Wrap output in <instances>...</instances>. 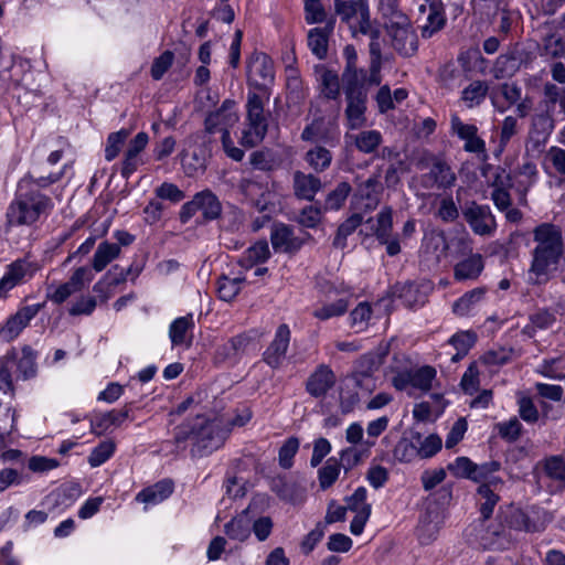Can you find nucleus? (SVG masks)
Instances as JSON below:
<instances>
[{"label": "nucleus", "instance_id": "f257e3e1", "mask_svg": "<svg viewBox=\"0 0 565 565\" xmlns=\"http://www.w3.org/2000/svg\"><path fill=\"white\" fill-rule=\"evenodd\" d=\"M60 174L51 173L47 177L34 178L31 174L23 177L17 188L14 199L7 209V222L10 226H32L52 212L54 204L50 196L40 189L58 181Z\"/></svg>", "mask_w": 565, "mask_h": 565}, {"label": "nucleus", "instance_id": "f03ea898", "mask_svg": "<svg viewBox=\"0 0 565 565\" xmlns=\"http://www.w3.org/2000/svg\"><path fill=\"white\" fill-rule=\"evenodd\" d=\"M533 242L535 247L531 254V280L534 284H543L550 279L564 255L562 228L553 223H542L533 230Z\"/></svg>", "mask_w": 565, "mask_h": 565}, {"label": "nucleus", "instance_id": "7ed1b4c3", "mask_svg": "<svg viewBox=\"0 0 565 565\" xmlns=\"http://www.w3.org/2000/svg\"><path fill=\"white\" fill-rule=\"evenodd\" d=\"M226 436L227 431L222 427L220 420L196 416L192 423L175 428L174 439L177 444L191 439L201 455H207L218 449Z\"/></svg>", "mask_w": 565, "mask_h": 565}, {"label": "nucleus", "instance_id": "20e7f679", "mask_svg": "<svg viewBox=\"0 0 565 565\" xmlns=\"http://www.w3.org/2000/svg\"><path fill=\"white\" fill-rule=\"evenodd\" d=\"M14 374L23 381L35 376L36 354L29 345L12 348L0 356V391L11 396L15 394Z\"/></svg>", "mask_w": 565, "mask_h": 565}, {"label": "nucleus", "instance_id": "39448f33", "mask_svg": "<svg viewBox=\"0 0 565 565\" xmlns=\"http://www.w3.org/2000/svg\"><path fill=\"white\" fill-rule=\"evenodd\" d=\"M238 120L237 106L233 99H225L217 109L209 113L204 120L206 132L221 134L223 150L235 161L244 158V151L234 146L230 135V130L238 124Z\"/></svg>", "mask_w": 565, "mask_h": 565}, {"label": "nucleus", "instance_id": "423d86ee", "mask_svg": "<svg viewBox=\"0 0 565 565\" xmlns=\"http://www.w3.org/2000/svg\"><path fill=\"white\" fill-rule=\"evenodd\" d=\"M501 519L510 529L534 533L543 531L552 521V515L545 509L535 505H510L501 512Z\"/></svg>", "mask_w": 565, "mask_h": 565}, {"label": "nucleus", "instance_id": "0eeeda50", "mask_svg": "<svg viewBox=\"0 0 565 565\" xmlns=\"http://www.w3.org/2000/svg\"><path fill=\"white\" fill-rule=\"evenodd\" d=\"M267 128L264 100L258 94L249 92L246 103V127L242 131L241 143L249 148L255 147L265 138Z\"/></svg>", "mask_w": 565, "mask_h": 565}, {"label": "nucleus", "instance_id": "6e6552de", "mask_svg": "<svg viewBox=\"0 0 565 565\" xmlns=\"http://www.w3.org/2000/svg\"><path fill=\"white\" fill-rule=\"evenodd\" d=\"M393 49L402 56H412L417 52L418 39L405 14H396L386 23Z\"/></svg>", "mask_w": 565, "mask_h": 565}, {"label": "nucleus", "instance_id": "1a4fd4ad", "mask_svg": "<svg viewBox=\"0 0 565 565\" xmlns=\"http://www.w3.org/2000/svg\"><path fill=\"white\" fill-rule=\"evenodd\" d=\"M352 297L353 291L349 286L333 284L327 289L326 299L316 307L312 315L323 321L341 317L347 312Z\"/></svg>", "mask_w": 565, "mask_h": 565}, {"label": "nucleus", "instance_id": "9d476101", "mask_svg": "<svg viewBox=\"0 0 565 565\" xmlns=\"http://www.w3.org/2000/svg\"><path fill=\"white\" fill-rule=\"evenodd\" d=\"M347 100L345 118L349 129H359L365 125L367 90L365 83L343 84Z\"/></svg>", "mask_w": 565, "mask_h": 565}, {"label": "nucleus", "instance_id": "9b49d317", "mask_svg": "<svg viewBox=\"0 0 565 565\" xmlns=\"http://www.w3.org/2000/svg\"><path fill=\"white\" fill-rule=\"evenodd\" d=\"M38 270V263L28 258H19L9 264L0 278V300L6 299L14 287L32 279Z\"/></svg>", "mask_w": 565, "mask_h": 565}, {"label": "nucleus", "instance_id": "f8f14e48", "mask_svg": "<svg viewBox=\"0 0 565 565\" xmlns=\"http://www.w3.org/2000/svg\"><path fill=\"white\" fill-rule=\"evenodd\" d=\"M499 468L500 465L498 462L477 466L468 457H458L454 462L448 465V470L455 477L471 479L479 483L486 481L488 476L497 472Z\"/></svg>", "mask_w": 565, "mask_h": 565}, {"label": "nucleus", "instance_id": "ddd939ff", "mask_svg": "<svg viewBox=\"0 0 565 565\" xmlns=\"http://www.w3.org/2000/svg\"><path fill=\"white\" fill-rule=\"evenodd\" d=\"M44 303L28 305L20 308L14 315L9 317L6 323H0L1 340L10 342L18 338L22 330L40 312Z\"/></svg>", "mask_w": 565, "mask_h": 565}, {"label": "nucleus", "instance_id": "4468645a", "mask_svg": "<svg viewBox=\"0 0 565 565\" xmlns=\"http://www.w3.org/2000/svg\"><path fill=\"white\" fill-rule=\"evenodd\" d=\"M379 365L380 361L373 354H364L358 360L350 379L362 394L367 395L375 390L376 382L373 373L377 370Z\"/></svg>", "mask_w": 565, "mask_h": 565}, {"label": "nucleus", "instance_id": "2eb2a0df", "mask_svg": "<svg viewBox=\"0 0 565 565\" xmlns=\"http://www.w3.org/2000/svg\"><path fill=\"white\" fill-rule=\"evenodd\" d=\"M199 211L202 212L204 218L215 220L220 216L222 206L216 195L205 190L195 194L192 201L182 206V217L189 218Z\"/></svg>", "mask_w": 565, "mask_h": 565}, {"label": "nucleus", "instance_id": "dca6fc26", "mask_svg": "<svg viewBox=\"0 0 565 565\" xmlns=\"http://www.w3.org/2000/svg\"><path fill=\"white\" fill-rule=\"evenodd\" d=\"M451 132L462 140L463 149L467 152L476 154H486V142L478 135V127L472 124L463 122L457 114L450 118Z\"/></svg>", "mask_w": 565, "mask_h": 565}, {"label": "nucleus", "instance_id": "f3484780", "mask_svg": "<svg viewBox=\"0 0 565 565\" xmlns=\"http://www.w3.org/2000/svg\"><path fill=\"white\" fill-rule=\"evenodd\" d=\"M335 13L347 23L359 22L361 32L369 28V8L366 0H334Z\"/></svg>", "mask_w": 565, "mask_h": 565}, {"label": "nucleus", "instance_id": "a211bd4d", "mask_svg": "<svg viewBox=\"0 0 565 565\" xmlns=\"http://www.w3.org/2000/svg\"><path fill=\"white\" fill-rule=\"evenodd\" d=\"M456 174L450 166L441 158L434 157L429 171L422 177L426 189H447L454 185Z\"/></svg>", "mask_w": 565, "mask_h": 565}, {"label": "nucleus", "instance_id": "6ab92c4d", "mask_svg": "<svg viewBox=\"0 0 565 565\" xmlns=\"http://www.w3.org/2000/svg\"><path fill=\"white\" fill-rule=\"evenodd\" d=\"M132 267L122 268L118 265L113 266L93 287V290L102 301H107L117 291L120 285H124L131 274Z\"/></svg>", "mask_w": 565, "mask_h": 565}, {"label": "nucleus", "instance_id": "aec40b11", "mask_svg": "<svg viewBox=\"0 0 565 565\" xmlns=\"http://www.w3.org/2000/svg\"><path fill=\"white\" fill-rule=\"evenodd\" d=\"M463 215L477 235H491L495 230V220L488 205L472 203L463 211Z\"/></svg>", "mask_w": 565, "mask_h": 565}, {"label": "nucleus", "instance_id": "412c9836", "mask_svg": "<svg viewBox=\"0 0 565 565\" xmlns=\"http://www.w3.org/2000/svg\"><path fill=\"white\" fill-rule=\"evenodd\" d=\"M247 78L256 87H266L274 81L273 61L266 54H255L247 63Z\"/></svg>", "mask_w": 565, "mask_h": 565}, {"label": "nucleus", "instance_id": "4be33fe9", "mask_svg": "<svg viewBox=\"0 0 565 565\" xmlns=\"http://www.w3.org/2000/svg\"><path fill=\"white\" fill-rule=\"evenodd\" d=\"M270 242L275 252L295 253L303 245L305 237L297 236L295 231L284 223H276L270 231Z\"/></svg>", "mask_w": 565, "mask_h": 565}, {"label": "nucleus", "instance_id": "5701e85b", "mask_svg": "<svg viewBox=\"0 0 565 565\" xmlns=\"http://www.w3.org/2000/svg\"><path fill=\"white\" fill-rule=\"evenodd\" d=\"M290 329L287 324H280L276 332L273 341L264 352V361L270 367H278L287 353L290 343Z\"/></svg>", "mask_w": 565, "mask_h": 565}, {"label": "nucleus", "instance_id": "b1692460", "mask_svg": "<svg viewBox=\"0 0 565 565\" xmlns=\"http://www.w3.org/2000/svg\"><path fill=\"white\" fill-rule=\"evenodd\" d=\"M149 142V136L141 131L138 132L134 139L130 140L128 148L125 152L121 167V175L129 179L130 175L143 163L141 152L145 150Z\"/></svg>", "mask_w": 565, "mask_h": 565}, {"label": "nucleus", "instance_id": "393cba45", "mask_svg": "<svg viewBox=\"0 0 565 565\" xmlns=\"http://www.w3.org/2000/svg\"><path fill=\"white\" fill-rule=\"evenodd\" d=\"M335 375L326 364H321L310 375L307 382V391L311 396L321 397L334 385Z\"/></svg>", "mask_w": 565, "mask_h": 565}, {"label": "nucleus", "instance_id": "a878e982", "mask_svg": "<svg viewBox=\"0 0 565 565\" xmlns=\"http://www.w3.org/2000/svg\"><path fill=\"white\" fill-rule=\"evenodd\" d=\"M194 327L195 324L192 313L174 319L169 326V339L172 347L182 344L189 345L191 343Z\"/></svg>", "mask_w": 565, "mask_h": 565}, {"label": "nucleus", "instance_id": "bb28decb", "mask_svg": "<svg viewBox=\"0 0 565 565\" xmlns=\"http://www.w3.org/2000/svg\"><path fill=\"white\" fill-rule=\"evenodd\" d=\"M501 484V480L492 475L488 476L486 481L480 482L478 488V494L483 500L481 502L480 511L484 519H488L499 501V495L495 493V490Z\"/></svg>", "mask_w": 565, "mask_h": 565}, {"label": "nucleus", "instance_id": "cd10ccee", "mask_svg": "<svg viewBox=\"0 0 565 565\" xmlns=\"http://www.w3.org/2000/svg\"><path fill=\"white\" fill-rule=\"evenodd\" d=\"M486 294V287H478L463 294L458 300L455 301L452 306L454 312L461 317L472 315L476 310H478L484 300Z\"/></svg>", "mask_w": 565, "mask_h": 565}, {"label": "nucleus", "instance_id": "c85d7f7f", "mask_svg": "<svg viewBox=\"0 0 565 565\" xmlns=\"http://www.w3.org/2000/svg\"><path fill=\"white\" fill-rule=\"evenodd\" d=\"M129 416V411L127 408L121 411L113 409L107 413H103L97 415L90 422V429L96 435H102L113 427L120 426Z\"/></svg>", "mask_w": 565, "mask_h": 565}, {"label": "nucleus", "instance_id": "c756f323", "mask_svg": "<svg viewBox=\"0 0 565 565\" xmlns=\"http://www.w3.org/2000/svg\"><path fill=\"white\" fill-rule=\"evenodd\" d=\"M333 31V23H328L322 28H313L308 32V46L312 54L319 60L327 56L329 36Z\"/></svg>", "mask_w": 565, "mask_h": 565}, {"label": "nucleus", "instance_id": "7c9ffc66", "mask_svg": "<svg viewBox=\"0 0 565 565\" xmlns=\"http://www.w3.org/2000/svg\"><path fill=\"white\" fill-rule=\"evenodd\" d=\"M420 440V433L411 431L408 436L402 437L393 449L394 458L399 462H412L418 457L417 445Z\"/></svg>", "mask_w": 565, "mask_h": 565}, {"label": "nucleus", "instance_id": "2f4dec72", "mask_svg": "<svg viewBox=\"0 0 565 565\" xmlns=\"http://www.w3.org/2000/svg\"><path fill=\"white\" fill-rule=\"evenodd\" d=\"M343 55L345 67L342 73V84L365 83V72L356 66L358 55L354 46L347 45L343 50Z\"/></svg>", "mask_w": 565, "mask_h": 565}, {"label": "nucleus", "instance_id": "473e14b6", "mask_svg": "<svg viewBox=\"0 0 565 565\" xmlns=\"http://www.w3.org/2000/svg\"><path fill=\"white\" fill-rule=\"evenodd\" d=\"M120 254L118 244L109 241L99 243L92 259L94 270L97 273L103 271L111 262L117 259Z\"/></svg>", "mask_w": 565, "mask_h": 565}, {"label": "nucleus", "instance_id": "72a5a7b5", "mask_svg": "<svg viewBox=\"0 0 565 565\" xmlns=\"http://www.w3.org/2000/svg\"><path fill=\"white\" fill-rule=\"evenodd\" d=\"M321 188L320 179L312 174H305L300 171L294 174L295 194L308 201H311Z\"/></svg>", "mask_w": 565, "mask_h": 565}, {"label": "nucleus", "instance_id": "f704fd0d", "mask_svg": "<svg viewBox=\"0 0 565 565\" xmlns=\"http://www.w3.org/2000/svg\"><path fill=\"white\" fill-rule=\"evenodd\" d=\"M173 492V483L170 480H162L154 486L140 491L136 500L146 504H158L169 498Z\"/></svg>", "mask_w": 565, "mask_h": 565}, {"label": "nucleus", "instance_id": "c9c22d12", "mask_svg": "<svg viewBox=\"0 0 565 565\" xmlns=\"http://www.w3.org/2000/svg\"><path fill=\"white\" fill-rule=\"evenodd\" d=\"M510 185L511 177L507 174L504 170L495 174V179L492 182V186L494 189L492 191L491 199L494 205L501 211L508 210L511 205V199L508 192V188Z\"/></svg>", "mask_w": 565, "mask_h": 565}, {"label": "nucleus", "instance_id": "e433bc0d", "mask_svg": "<svg viewBox=\"0 0 565 565\" xmlns=\"http://www.w3.org/2000/svg\"><path fill=\"white\" fill-rule=\"evenodd\" d=\"M483 259L481 255H471L455 266V279L458 281L477 279L483 270Z\"/></svg>", "mask_w": 565, "mask_h": 565}, {"label": "nucleus", "instance_id": "4c0bfd02", "mask_svg": "<svg viewBox=\"0 0 565 565\" xmlns=\"http://www.w3.org/2000/svg\"><path fill=\"white\" fill-rule=\"evenodd\" d=\"M381 192L382 184L379 177H371L360 185L356 195L365 201L364 209L371 211L377 206Z\"/></svg>", "mask_w": 565, "mask_h": 565}, {"label": "nucleus", "instance_id": "58836bf2", "mask_svg": "<svg viewBox=\"0 0 565 565\" xmlns=\"http://www.w3.org/2000/svg\"><path fill=\"white\" fill-rule=\"evenodd\" d=\"M366 446L364 449H359L356 447H348L340 451V465L341 468L344 469L345 472L353 469L358 466L363 458H366L370 454V448L375 445V441L366 440L364 443Z\"/></svg>", "mask_w": 565, "mask_h": 565}, {"label": "nucleus", "instance_id": "ea45409f", "mask_svg": "<svg viewBox=\"0 0 565 565\" xmlns=\"http://www.w3.org/2000/svg\"><path fill=\"white\" fill-rule=\"evenodd\" d=\"M535 372L551 380H563L565 377V354L544 359L537 365Z\"/></svg>", "mask_w": 565, "mask_h": 565}, {"label": "nucleus", "instance_id": "a19ab883", "mask_svg": "<svg viewBox=\"0 0 565 565\" xmlns=\"http://www.w3.org/2000/svg\"><path fill=\"white\" fill-rule=\"evenodd\" d=\"M225 533L232 540L245 541L250 534V520L248 519L247 511H243L239 515L232 519L225 525Z\"/></svg>", "mask_w": 565, "mask_h": 565}, {"label": "nucleus", "instance_id": "79ce46f5", "mask_svg": "<svg viewBox=\"0 0 565 565\" xmlns=\"http://www.w3.org/2000/svg\"><path fill=\"white\" fill-rule=\"evenodd\" d=\"M341 473V465L335 457H330L318 469V481L321 490L332 487Z\"/></svg>", "mask_w": 565, "mask_h": 565}, {"label": "nucleus", "instance_id": "37998d69", "mask_svg": "<svg viewBox=\"0 0 565 565\" xmlns=\"http://www.w3.org/2000/svg\"><path fill=\"white\" fill-rule=\"evenodd\" d=\"M489 86L483 81H473L461 92V99L467 107L479 106L487 97Z\"/></svg>", "mask_w": 565, "mask_h": 565}, {"label": "nucleus", "instance_id": "c03bdc74", "mask_svg": "<svg viewBox=\"0 0 565 565\" xmlns=\"http://www.w3.org/2000/svg\"><path fill=\"white\" fill-rule=\"evenodd\" d=\"M514 179L519 191H527L539 179L536 164L529 159L524 160L514 173Z\"/></svg>", "mask_w": 565, "mask_h": 565}, {"label": "nucleus", "instance_id": "a18cd8bd", "mask_svg": "<svg viewBox=\"0 0 565 565\" xmlns=\"http://www.w3.org/2000/svg\"><path fill=\"white\" fill-rule=\"evenodd\" d=\"M519 66V60L513 53L501 54L497 57L491 72L497 79H502L513 76Z\"/></svg>", "mask_w": 565, "mask_h": 565}, {"label": "nucleus", "instance_id": "49530a36", "mask_svg": "<svg viewBox=\"0 0 565 565\" xmlns=\"http://www.w3.org/2000/svg\"><path fill=\"white\" fill-rule=\"evenodd\" d=\"M500 92L505 100L501 104L495 96H492V105L499 113L507 111L511 106L521 100L522 89L515 83H504L500 86Z\"/></svg>", "mask_w": 565, "mask_h": 565}, {"label": "nucleus", "instance_id": "de8ad7c7", "mask_svg": "<svg viewBox=\"0 0 565 565\" xmlns=\"http://www.w3.org/2000/svg\"><path fill=\"white\" fill-rule=\"evenodd\" d=\"M249 342L250 338L247 334H237L218 348L217 355L223 360L235 358L245 352Z\"/></svg>", "mask_w": 565, "mask_h": 565}, {"label": "nucleus", "instance_id": "09e8293b", "mask_svg": "<svg viewBox=\"0 0 565 565\" xmlns=\"http://www.w3.org/2000/svg\"><path fill=\"white\" fill-rule=\"evenodd\" d=\"M269 256L268 243L266 241H258L245 250L242 263L245 267H253L256 264L265 263Z\"/></svg>", "mask_w": 565, "mask_h": 565}, {"label": "nucleus", "instance_id": "8fccbe9b", "mask_svg": "<svg viewBox=\"0 0 565 565\" xmlns=\"http://www.w3.org/2000/svg\"><path fill=\"white\" fill-rule=\"evenodd\" d=\"M446 18L443 10L435 4L429 6L426 22L422 26V36L425 39L431 38L444 28Z\"/></svg>", "mask_w": 565, "mask_h": 565}, {"label": "nucleus", "instance_id": "3c124183", "mask_svg": "<svg viewBox=\"0 0 565 565\" xmlns=\"http://www.w3.org/2000/svg\"><path fill=\"white\" fill-rule=\"evenodd\" d=\"M306 161L315 171L321 172L330 167L332 154L328 149L317 146L306 153Z\"/></svg>", "mask_w": 565, "mask_h": 565}, {"label": "nucleus", "instance_id": "603ef678", "mask_svg": "<svg viewBox=\"0 0 565 565\" xmlns=\"http://www.w3.org/2000/svg\"><path fill=\"white\" fill-rule=\"evenodd\" d=\"M412 388L427 392L431 388L433 381L436 377V370L433 366L425 365L411 371Z\"/></svg>", "mask_w": 565, "mask_h": 565}, {"label": "nucleus", "instance_id": "864d4df0", "mask_svg": "<svg viewBox=\"0 0 565 565\" xmlns=\"http://www.w3.org/2000/svg\"><path fill=\"white\" fill-rule=\"evenodd\" d=\"M508 360L509 355L504 350H490L482 354L476 362L482 371L487 370L492 373L505 364Z\"/></svg>", "mask_w": 565, "mask_h": 565}, {"label": "nucleus", "instance_id": "5fc2aeb1", "mask_svg": "<svg viewBox=\"0 0 565 565\" xmlns=\"http://www.w3.org/2000/svg\"><path fill=\"white\" fill-rule=\"evenodd\" d=\"M244 279L241 277L228 278L223 276L217 282V292L220 299L232 301L241 291Z\"/></svg>", "mask_w": 565, "mask_h": 565}, {"label": "nucleus", "instance_id": "6e6d98bb", "mask_svg": "<svg viewBox=\"0 0 565 565\" xmlns=\"http://www.w3.org/2000/svg\"><path fill=\"white\" fill-rule=\"evenodd\" d=\"M374 226V235L377 241L387 238L392 235L393 230V210L390 206L383 207L376 215Z\"/></svg>", "mask_w": 565, "mask_h": 565}, {"label": "nucleus", "instance_id": "4d7b16f0", "mask_svg": "<svg viewBox=\"0 0 565 565\" xmlns=\"http://www.w3.org/2000/svg\"><path fill=\"white\" fill-rule=\"evenodd\" d=\"M116 444L110 440H104L93 448L88 456V463L90 467L96 468L105 463L115 452Z\"/></svg>", "mask_w": 565, "mask_h": 565}, {"label": "nucleus", "instance_id": "13d9d810", "mask_svg": "<svg viewBox=\"0 0 565 565\" xmlns=\"http://www.w3.org/2000/svg\"><path fill=\"white\" fill-rule=\"evenodd\" d=\"M481 372L482 370L476 361L467 367L460 381L465 393L473 395L479 391Z\"/></svg>", "mask_w": 565, "mask_h": 565}, {"label": "nucleus", "instance_id": "bf43d9fd", "mask_svg": "<svg viewBox=\"0 0 565 565\" xmlns=\"http://www.w3.org/2000/svg\"><path fill=\"white\" fill-rule=\"evenodd\" d=\"M321 120H313L303 129L301 139L305 141H326L330 146L337 145L339 142V132L335 131L333 135L327 138L321 132Z\"/></svg>", "mask_w": 565, "mask_h": 565}, {"label": "nucleus", "instance_id": "052dcab7", "mask_svg": "<svg viewBox=\"0 0 565 565\" xmlns=\"http://www.w3.org/2000/svg\"><path fill=\"white\" fill-rule=\"evenodd\" d=\"M354 142L360 151L364 153H371L382 142V135L377 130L362 131L355 136Z\"/></svg>", "mask_w": 565, "mask_h": 565}, {"label": "nucleus", "instance_id": "680f3d73", "mask_svg": "<svg viewBox=\"0 0 565 565\" xmlns=\"http://www.w3.org/2000/svg\"><path fill=\"white\" fill-rule=\"evenodd\" d=\"M367 490L364 487H359L355 491L347 498V508L348 510L354 512L355 514H360L363 512H367L371 514L372 507L366 502Z\"/></svg>", "mask_w": 565, "mask_h": 565}, {"label": "nucleus", "instance_id": "e2e57ef3", "mask_svg": "<svg viewBox=\"0 0 565 565\" xmlns=\"http://www.w3.org/2000/svg\"><path fill=\"white\" fill-rule=\"evenodd\" d=\"M372 317V308L367 302H360L350 313V324L358 332L366 329Z\"/></svg>", "mask_w": 565, "mask_h": 565}, {"label": "nucleus", "instance_id": "0e129e2a", "mask_svg": "<svg viewBox=\"0 0 565 565\" xmlns=\"http://www.w3.org/2000/svg\"><path fill=\"white\" fill-rule=\"evenodd\" d=\"M129 136V130L120 129L116 132H111L107 138V145L105 148V159L113 161L120 152L122 145Z\"/></svg>", "mask_w": 565, "mask_h": 565}, {"label": "nucleus", "instance_id": "69168bd1", "mask_svg": "<svg viewBox=\"0 0 565 565\" xmlns=\"http://www.w3.org/2000/svg\"><path fill=\"white\" fill-rule=\"evenodd\" d=\"M546 475L565 487V460L561 457H551L544 466Z\"/></svg>", "mask_w": 565, "mask_h": 565}, {"label": "nucleus", "instance_id": "338daca9", "mask_svg": "<svg viewBox=\"0 0 565 565\" xmlns=\"http://www.w3.org/2000/svg\"><path fill=\"white\" fill-rule=\"evenodd\" d=\"M476 342V334L471 331H461L455 333L449 343L459 351L460 356H465Z\"/></svg>", "mask_w": 565, "mask_h": 565}, {"label": "nucleus", "instance_id": "774afa93", "mask_svg": "<svg viewBox=\"0 0 565 565\" xmlns=\"http://www.w3.org/2000/svg\"><path fill=\"white\" fill-rule=\"evenodd\" d=\"M547 164H551L557 173L565 175V149L551 147L545 156V170L548 169Z\"/></svg>", "mask_w": 565, "mask_h": 565}]
</instances>
